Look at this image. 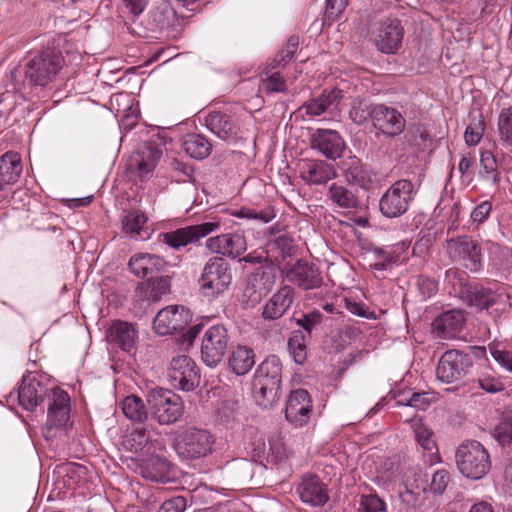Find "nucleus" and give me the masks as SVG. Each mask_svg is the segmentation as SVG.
<instances>
[{
    "label": "nucleus",
    "instance_id": "obj_1",
    "mask_svg": "<svg viewBox=\"0 0 512 512\" xmlns=\"http://www.w3.org/2000/svg\"><path fill=\"white\" fill-rule=\"evenodd\" d=\"M63 65L64 57L53 47L30 52L23 68V86L43 90L56 79Z\"/></svg>",
    "mask_w": 512,
    "mask_h": 512
},
{
    "label": "nucleus",
    "instance_id": "obj_2",
    "mask_svg": "<svg viewBox=\"0 0 512 512\" xmlns=\"http://www.w3.org/2000/svg\"><path fill=\"white\" fill-rule=\"evenodd\" d=\"M282 363L278 356L266 357L256 368L253 379L256 403L267 409L281 397Z\"/></svg>",
    "mask_w": 512,
    "mask_h": 512
},
{
    "label": "nucleus",
    "instance_id": "obj_3",
    "mask_svg": "<svg viewBox=\"0 0 512 512\" xmlns=\"http://www.w3.org/2000/svg\"><path fill=\"white\" fill-rule=\"evenodd\" d=\"M456 464L463 476L472 480L483 478L491 468L490 455L476 440L460 444L455 453Z\"/></svg>",
    "mask_w": 512,
    "mask_h": 512
},
{
    "label": "nucleus",
    "instance_id": "obj_4",
    "mask_svg": "<svg viewBox=\"0 0 512 512\" xmlns=\"http://www.w3.org/2000/svg\"><path fill=\"white\" fill-rule=\"evenodd\" d=\"M149 411L160 425L176 423L183 415L184 405L181 397L171 390L156 388L147 395Z\"/></svg>",
    "mask_w": 512,
    "mask_h": 512
},
{
    "label": "nucleus",
    "instance_id": "obj_5",
    "mask_svg": "<svg viewBox=\"0 0 512 512\" xmlns=\"http://www.w3.org/2000/svg\"><path fill=\"white\" fill-rule=\"evenodd\" d=\"M214 443L215 439L209 431L188 427L175 439L174 449L181 459L195 460L209 455Z\"/></svg>",
    "mask_w": 512,
    "mask_h": 512
},
{
    "label": "nucleus",
    "instance_id": "obj_6",
    "mask_svg": "<svg viewBox=\"0 0 512 512\" xmlns=\"http://www.w3.org/2000/svg\"><path fill=\"white\" fill-rule=\"evenodd\" d=\"M162 153L160 145L154 142H146L130 158L127 176L130 181L137 185V189H145L142 184L138 185V182L143 183L152 177L157 162L162 157Z\"/></svg>",
    "mask_w": 512,
    "mask_h": 512
},
{
    "label": "nucleus",
    "instance_id": "obj_7",
    "mask_svg": "<svg viewBox=\"0 0 512 512\" xmlns=\"http://www.w3.org/2000/svg\"><path fill=\"white\" fill-rule=\"evenodd\" d=\"M231 280L228 262L222 257H212L202 270L199 285L204 296L215 298L228 289Z\"/></svg>",
    "mask_w": 512,
    "mask_h": 512
},
{
    "label": "nucleus",
    "instance_id": "obj_8",
    "mask_svg": "<svg viewBox=\"0 0 512 512\" xmlns=\"http://www.w3.org/2000/svg\"><path fill=\"white\" fill-rule=\"evenodd\" d=\"M473 365L470 354L451 349L442 354L436 367V377L439 381L452 384L462 381Z\"/></svg>",
    "mask_w": 512,
    "mask_h": 512
},
{
    "label": "nucleus",
    "instance_id": "obj_9",
    "mask_svg": "<svg viewBox=\"0 0 512 512\" xmlns=\"http://www.w3.org/2000/svg\"><path fill=\"white\" fill-rule=\"evenodd\" d=\"M229 343L227 329L223 325L209 327L202 338L201 358L208 367H216L226 353Z\"/></svg>",
    "mask_w": 512,
    "mask_h": 512
},
{
    "label": "nucleus",
    "instance_id": "obj_10",
    "mask_svg": "<svg viewBox=\"0 0 512 512\" xmlns=\"http://www.w3.org/2000/svg\"><path fill=\"white\" fill-rule=\"evenodd\" d=\"M168 375L174 388L186 392L195 389L200 382V370L195 361L187 355L172 358Z\"/></svg>",
    "mask_w": 512,
    "mask_h": 512
},
{
    "label": "nucleus",
    "instance_id": "obj_11",
    "mask_svg": "<svg viewBox=\"0 0 512 512\" xmlns=\"http://www.w3.org/2000/svg\"><path fill=\"white\" fill-rule=\"evenodd\" d=\"M459 298L469 307L483 311L498 304H505V297L480 283H464L458 292Z\"/></svg>",
    "mask_w": 512,
    "mask_h": 512
},
{
    "label": "nucleus",
    "instance_id": "obj_12",
    "mask_svg": "<svg viewBox=\"0 0 512 512\" xmlns=\"http://www.w3.org/2000/svg\"><path fill=\"white\" fill-rule=\"evenodd\" d=\"M405 29L396 17H387L379 22L374 43L384 54H396L402 47Z\"/></svg>",
    "mask_w": 512,
    "mask_h": 512
},
{
    "label": "nucleus",
    "instance_id": "obj_13",
    "mask_svg": "<svg viewBox=\"0 0 512 512\" xmlns=\"http://www.w3.org/2000/svg\"><path fill=\"white\" fill-rule=\"evenodd\" d=\"M70 397L67 392L56 388L48 397L46 437H53V429L64 428L70 421Z\"/></svg>",
    "mask_w": 512,
    "mask_h": 512
},
{
    "label": "nucleus",
    "instance_id": "obj_14",
    "mask_svg": "<svg viewBox=\"0 0 512 512\" xmlns=\"http://www.w3.org/2000/svg\"><path fill=\"white\" fill-rule=\"evenodd\" d=\"M277 269L271 264L261 265L249 276L244 296L252 304L260 302L274 287Z\"/></svg>",
    "mask_w": 512,
    "mask_h": 512
},
{
    "label": "nucleus",
    "instance_id": "obj_15",
    "mask_svg": "<svg viewBox=\"0 0 512 512\" xmlns=\"http://www.w3.org/2000/svg\"><path fill=\"white\" fill-rule=\"evenodd\" d=\"M220 221L204 222L179 228L172 232L163 234V242L174 249L186 246L198 241L200 238L220 229Z\"/></svg>",
    "mask_w": 512,
    "mask_h": 512
},
{
    "label": "nucleus",
    "instance_id": "obj_16",
    "mask_svg": "<svg viewBox=\"0 0 512 512\" xmlns=\"http://www.w3.org/2000/svg\"><path fill=\"white\" fill-rule=\"evenodd\" d=\"M190 322V313L183 306H167L154 318L153 328L158 335L173 334L186 328Z\"/></svg>",
    "mask_w": 512,
    "mask_h": 512
},
{
    "label": "nucleus",
    "instance_id": "obj_17",
    "mask_svg": "<svg viewBox=\"0 0 512 512\" xmlns=\"http://www.w3.org/2000/svg\"><path fill=\"white\" fill-rule=\"evenodd\" d=\"M453 255L470 272H478L482 269V251L479 243L469 236L451 238L448 241Z\"/></svg>",
    "mask_w": 512,
    "mask_h": 512
},
{
    "label": "nucleus",
    "instance_id": "obj_18",
    "mask_svg": "<svg viewBox=\"0 0 512 512\" xmlns=\"http://www.w3.org/2000/svg\"><path fill=\"white\" fill-rule=\"evenodd\" d=\"M312 414V399L305 389L292 391L285 407L286 420L295 428L306 425Z\"/></svg>",
    "mask_w": 512,
    "mask_h": 512
},
{
    "label": "nucleus",
    "instance_id": "obj_19",
    "mask_svg": "<svg viewBox=\"0 0 512 512\" xmlns=\"http://www.w3.org/2000/svg\"><path fill=\"white\" fill-rule=\"evenodd\" d=\"M310 147L327 159L340 158L346 148L341 135L331 129H317L310 135Z\"/></svg>",
    "mask_w": 512,
    "mask_h": 512
},
{
    "label": "nucleus",
    "instance_id": "obj_20",
    "mask_svg": "<svg viewBox=\"0 0 512 512\" xmlns=\"http://www.w3.org/2000/svg\"><path fill=\"white\" fill-rule=\"evenodd\" d=\"M466 322V314L461 309H451L436 317L431 326L435 338L450 340L459 337Z\"/></svg>",
    "mask_w": 512,
    "mask_h": 512
},
{
    "label": "nucleus",
    "instance_id": "obj_21",
    "mask_svg": "<svg viewBox=\"0 0 512 512\" xmlns=\"http://www.w3.org/2000/svg\"><path fill=\"white\" fill-rule=\"evenodd\" d=\"M372 125L384 135L395 137L404 131L406 120L397 109L377 104Z\"/></svg>",
    "mask_w": 512,
    "mask_h": 512
},
{
    "label": "nucleus",
    "instance_id": "obj_22",
    "mask_svg": "<svg viewBox=\"0 0 512 512\" xmlns=\"http://www.w3.org/2000/svg\"><path fill=\"white\" fill-rule=\"evenodd\" d=\"M49 391L40 381L30 375L24 376L19 386L16 398L19 404L27 411H34L45 397H49Z\"/></svg>",
    "mask_w": 512,
    "mask_h": 512
},
{
    "label": "nucleus",
    "instance_id": "obj_23",
    "mask_svg": "<svg viewBox=\"0 0 512 512\" xmlns=\"http://www.w3.org/2000/svg\"><path fill=\"white\" fill-rule=\"evenodd\" d=\"M296 491L303 503L314 507L324 506L329 500L326 485L316 475H304Z\"/></svg>",
    "mask_w": 512,
    "mask_h": 512
},
{
    "label": "nucleus",
    "instance_id": "obj_24",
    "mask_svg": "<svg viewBox=\"0 0 512 512\" xmlns=\"http://www.w3.org/2000/svg\"><path fill=\"white\" fill-rule=\"evenodd\" d=\"M206 127L218 138L235 142L238 139L239 126L233 117L225 112L211 111L205 118Z\"/></svg>",
    "mask_w": 512,
    "mask_h": 512
},
{
    "label": "nucleus",
    "instance_id": "obj_25",
    "mask_svg": "<svg viewBox=\"0 0 512 512\" xmlns=\"http://www.w3.org/2000/svg\"><path fill=\"white\" fill-rule=\"evenodd\" d=\"M290 282L304 290L319 288L323 279L319 268L308 262L298 261L287 273Z\"/></svg>",
    "mask_w": 512,
    "mask_h": 512
},
{
    "label": "nucleus",
    "instance_id": "obj_26",
    "mask_svg": "<svg viewBox=\"0 0 512 512\" xmlns=\"http://www.w3.org/2000/svg\"><path fill=\"white\" fill-rule=\"evenodd\" d=\"M206 246L213 253L235 258L246 250V240L237 233L222 234L207 239Z\"/></svg>",
    "mask_w": 512,
    "mask_h": 512
},
{
    "label": "nucleus",
    "instance_id": "obj_27",
    "mask_svg": "<svg viewBox=\"0 0 512 512\" xmlns=\"http://www.w3.org/2000/svg\"><path fill=\"white\" fill-rule=\"evenodd\" d=\"M106 339L110 345L123 351H131L136 343L137 330L131 323L122 320L113 321L106 331Z\"/></svg>",
    "mask_w": 512,
    "mask_h": 512
},
{
    "label": "nucleus",
    "instance_id": "obj_28",
    "mask_svg": "<svg viewBox=\"0 0 512 512\" xmlns=\"http://www.w3.org/2000/svg\"><path fill=\"white\" fill-rule=\"evenodd\" d=\"M343 97V91L339 88L324 89L317 97L307 100L302 108L310 116H320L329 110L337 109Z\"/></svg>",
    "mask_w": 512,
    "mask_h": 512
},
{
    "label": "nucleus",
    "instance_id": "obj_29",
    "mask_svg": "<svg viewBox=\"0 0 512 512\" xmlns=\"http://www.w3.org/2000/svg\"><path fill=\"white\" fill-rule=\"evenodd\" d=\"M293 301V288L290 286L281 287L263 306V319L270 321L280 319L290 309Z\"/></svg>",
    "mask_w": 512,
    "mask_h": 512
},
{
    "label": "nucleus",
    "instance_id": "obj_30",
    "mask_svg": "<svg viewBox=\"0 0 512 512\" xmlns=\"http://www.w3.org/2000/svg\"><path fill=\"white\" fill-rule=\"evenodd\" d=\"M128 266L135 276L153 279L165 270L166 262L156 255L138 254L129 260Z\"/></svg>",
    "mask_w": 512,
    "mask_h": 512
},
{
    "label": "nucleus",
    "instance_id": "obj_31",
    "mask_svg": "<svg viewBox=\"0 0 512 512\" xmlns=\"http://www.w3.org/2000/svg\"><path fill=\"white\" fill-rule=\"evenodd\" d=\"M480 165L482 170L480 175L486 184L495 185V190L505 191L509 182L505 174L497 171V162L491 151H482L480 155Z\"/></svg>",
    "mask_w": 512,
    "mask_h": 512
},
{
    "label": "nucleus",
    "instance_id": "obj_32",
    "mask_svg": "<svg viewBox=\"0 0 512 512\" xmlns=\"http://www.w3.org/2000/svg\"><path fill=\"white\" fill-rule=\"evenodd\" d=\"M22 172L21 158L18 153L9 151L0 157V190L5 185L15 183Z\"/></svg>",
    "mask_w": 512,
    "mask_h": 512
},
{
    "label": "nucleus",
    "instance_id": "obj_33",
    "mask_svg": "<svg viewBox=\"0 0 512 512\" xmlns=\"http://www.w3.org/2000/svg\"><path fill=\"white\" fill-rule=\"evenodd\" d=\"M228 365L236 375H246L255 365L254 350L244 345L236 346L228 358Z\"/></svg>",
    "mask_w": 512,
    "mask_h": 512
},
{
    "label": "nucleus",
    "instance_id": "obj_34",
    "mask_svg": "<svg viewBox=\"0 0 512 512\" xmlns=\"http://www.w3.org/2000/svg\"><path fill=\"white\" fill-rule=\"evenodd\" d=\"M182 148L187 155L196 160L207 158L212 152L211 141L202 134H187L182 142Z\"/></svg>",
    "mask_w": 512,
    "mask_h": 512
},
{
    "label": "nucleus",
    "instance_id": "obj_35",
    "mask_svg": "<svg viewBox=\"0 0 512 512\" xmlns=\"http://www.w3.org/2000/svg\"><path fill=\"white\" fill-rule=\"evenodd\" d=\"M151 27L150 30L155 32L165 28H174L180 25V19L177 12L173 7L167 3H162L157 6L151 13Z\"/></svg>",
    "mask_w": 512,
    "mask_h": 512
},
{
    "label": "nucleus",
    "instance_id": "obj_36",
    "mask_svg": "<svg viewBox=\"0 0 512 512\" xmlns=\"http://www.w3.org/2000/svg\"><path fill=\"white\" fill-rule=\"evenodd\" d=\"M335 176L336 171L334 166L324 161L309 163L306 169L302 171V178L311 184H324Z\"/></svg>",
    "mask_w": 512,
    "mask_h": 512
},
{
    "label": "nucleus",
    "instance_id": "obj_37",
    "mask_svg": "<svg viewBox=\"0 0 512 512\" xmlns=\"http://www.w3.org/2000/svg\"><path fill=\"white\" fill-rule=\"evenodd\" d=\"M123 414L134 423H144L149 412L143 399L137 395H129L120 403Z\"/></svg>",
    "mask_w": 512,
    "mask_h": 512
},
{
    "label": "nucleus",
    "instance_id": "obj_38",
    "mask_svg": "<svg viewBox=\"0 0 512 512\" xmlns=\"http://www.w3.org/2000/svg\"><path fill=\"white\" fill-rule=\"evenodd\" d=\"M411 197H402L401 194H383L379 207L382 214L388 218L399 217L408 209Z\"/></svg>",
    "mask_w": 512,
    "mask_h": 512
},
{
    "label": "nucleus",
    "instance_id": "obj_39",
    "mask_svg": "<svg viewBox=\"0 0 512 512\" xmlns=\"http://www.w3.org/2000/svg\"><path fill=\"white\" fill-rule=\"evenodd\" d=\"M376 112V105L372 104L369 99L356 97L351 102L349 110V118L357 125H363L368 120L373 122Z\"/></svg>",
    "mask_w": 512,
    "mask_h": 512
},
{
    "label": "nucleus",
    "instance_id": "obj_40",
    "mask_svg": "<svg viewBox=\"0 0 512 512\" xmlns=\"http://www.w3.org/2000/svg\"><path fill=\"white\" fill-rule=\"evenodd\" d=\"M170 463L161 457L151 458L142 470V475L155 482H166L169 477Z\"/></svg>",
    "mask_w": 512,
    "mask_h": 512
},
{
    "label": "nucleus",
    "instance_id": "obj_41",
    "mask_svg": "<svg viewBox=\"0 0 512 512\" xmlns=\"http://www.w3.org/2000/svg\"><path fill=\"white\" fill-rule=\"evenodd\" d=\"M299 46V36L291 35L283 49H281L271 63L267 66V69L273 71L278 68H284L295 56Z\"/></svg>",
    "mask_w": 512,
    "mask_h": 512
},
{
    "label": "nucleus",
    "instance_id": "obj_42",
    "mask_svg": "<svg viewBox=\"0 0 512 512\" xmlns=\"http://www.w3.org/2000/svg\"><path fill=\"white\" fill-rule=\"evenodd\" d=\"M147 216L139 210L129 211L122 219V229L125 234L138 237L145 229Z\"/></svg>",
    "mask_w": 512,
    "mask_h": 512
},
{
    "label": "nucleus",
    "instance_id": "obj_43",
    "mask_svg": "<svg viewBox=\"0 0 512 512\" xmlns=\"http://www.w3.org/2000/svg\"><path fill=\"white\" fill-rule=\"evenodd\" d=\"M411 428L414 432L415 440L420 447L429 452L436 449L433 431L420 419L412 420Z\"/></svg>",
    "mask_w": 512,
    "mask_h": 512
},
{
    "label": "nucleus",
    "instance_id": "obj_44",
    "mask_svg": "<svg viewBox=\"0 0 512 512\" xmlns=\"http://www.w3.org/2000/svg\"><path fill=\"white\" fill-rule=\"evenodd\" d=\"M124 446L131 452H140L150 443V434L146 429H135L124 439Z\"/></svg>",
    "mask_w": 512,
    "mask_h": 512
},
{
    "label": "nucleus",
    "instance_id": "obj_45",
    "mask_svg": "<svg viewBox=\"0 0 512 512\" xmlns=\"http://www.w3.org/2000/svg\"><path fill=\"white\" fill-rule=\"evenodd\" d=\"M167 164L170 170L175 173L174 177L177 182L194 181V168L192 165L175 157L168 158Z\"/></svg>",
    "mask_w": 512,
    "mask_h": 512
},
{
    "label": "nucleus",
    "instance_id": "obj_46",
    "mask_svg": "<svg viewBox=\"0 0 512 512\" xmlns=\"http://www.w3.org/2000/svg\"><path fill=\"white\" fill-rule=\"evenodd\" d=\"M167 164L170 170L175 173L174 177L177 182L194 181V168L192 165L175 157L168 158Z\"/></svg>",
    "mask_w": 512,
    "mask_h": 512
},
{
    "label": "nucleus",
    "instance_id": "obj_47",
    "mask_svg": "<svg viewBox=\"0 0 512 512\" xmlns=\"http://www.w3.org/2000/svg\"><path fill=\"white\" fill-rule=\"evenodd\" d=\"M491 356L497 364L512 374V351L507 350L500 343L493 341L488 344Z\"/></svg>",
    "mask_w": 512,
    "mask_h": 512
},
{
    "label": "nucleus",
    "instance_id": "obj_48",
    "mask_svg": "<svg viewBox=\"0 0 512 512\" xmlns=\"http://www.w3.org/2000/svg\"><path fill=\"white\" fill-rule=\"evenodd\" d=\"M266 70L267 77L261 80L260 90L268 95L286 91V83L280 72H271L267 68Z\"/></svg>",
    "mask_w": 512,
    "mask_h": 512
},
{
    "label": "nucleus",
    "instance_id": "obj_49",
    "mask_svg": "<svg viewBox=\"0 0 512 512\" xmlns=\"http://www.w3.org/2000/svg\"><path fill=\"white\" fill-rule=\"evenodd\" d=\"M235 215L240 218L253 219L262 223H269L276 217L273 207L268 206L264 209L241 208Z\"/></svg>",
    "mask_w": 512,
    "mask_h": 512
},
{
    "label": "nucleus",
    "instance_id": "obj_50",
    "mask_svg": "<svg viewBox=\"0 0 512 512\" xmlns=\"http://www.w3.org/2000/svg\"><path fill=\"white\" fill-rule=\"evenodd\" d=\"M493 437L503 447L512 444V412L494 428Z\"/></svg>",
    "mask_w": 512,
    "mask_h": 512
},
{
    "label": "nucleus",
    "instance_id": "obj_51",
    "mask_svg": "<svg viewBox=\"0 0 512 512\" xmlns=\"http://www.w3.org/2000/svg\"><path fill=\"white\" fill-rule=\"evenodd\" d=\"M436 239V232L433 228H423L419 232V239L413 246V255L418 257H424L429 247Z\"/></svg>",
    "mask_w": 512,
    "mask_h": 512
},
{
    "label": "nucleus",
    "instance_id": "obj_52",
    "mask_svg": "<svg viewBox=\"0 0 512 512\" xmlns=\"http://www.w3.org/2000/svg\"><path fill=\"white\" fill-rule=\"evenodd\" d=\"M498 130L500 139L508 145H512V107L501 111L498 118Z\"/></svg>",
    "mask_w": 512,
    "mask_h": 512
},
{
    "label": "nucleus",
    "instance_id": "obj_53",
    "mask_svg": "<svg viewBox=\"0 0 512 512\" xmlns=\"http://www.w3.org/2000/svg\"><path fill=\"white\" fill-rule=\"evenodd\" d=\"M484 132V119L482 115H479L477 119H474L466 128L464 133L465 142L468 146L477 145Z\"/></svg>",
    "mask_w": 512,
    "mask_h": 512
},
{
    "label": "nucleus",
    "instance_id": "obj_54",
    "mask_svg": "<svg viewBox=\"0 0 512 512\" xmlns=\"http://www.w3.org/2000/svg\"><path fill=\"white\" fill-rule=\"evenodd\" d=\"M359 512H386V503L377 494L362 495L359 501Z\"/></svg>",
    "mask_w": 512,
    "mask_h": 512
},
{
    "label": "nucleus",
    "instance_id": "obj_55",
    "mask_svg": "<svg viewBox=\"0 0 512 512\" xmlns=\"http://www.w3.org/2000/svg\"><path fill=\"white\" fill-rule=\"evenodd\" d=\"M150 280V292L149 298L152 300H158L163 295L170 291V279L164 276H155Z\"/></svg>",
    "mask_w": 512,
    "mask_h": 512
},
{
    "label": "nucleus",
    "instance_id": "obj_56",
    "mask_svg": "<svg viewBox=\"0 0 512 512\" xmlns=\"http://www.w3.org/2000/svg\"><path fill=\"white\" fill-rule=\"evenodd\" d=\"M399 498L405 506V512H419L418 508L423 502V495L415 493L412 490L405 488L404 491L399 492Z\"/></svg>",
    "mask_w": 512,
    "mask_h": 512
},
{
    "label": "nucleus",
    "instance_id": "obj_57",
    "mask_svg": "<svg viewBox=\"0 0 512 512\" xmlns=\"http://www.w3.org/2000/svg\"><path fill=\"white\" fill-rule=\"evenodd\" d=\"M322 321L323 315L319 310H312L296 319L297 325L302 327L308 333H311L313 329L322 323Z\"/></svg>",
    "mask_w": 512,
    "mask_h": 512
},
{
    "label": "nucleus",
    "instance_id": "obj_58",
    "mask_svg": "<svg viewBox=\"0 0 512 512\" xmlns=\"http://www.w3.org/2000/svg\"><path fill=\"white\" fill-rule=\"evenodd\" d=\"M477 383L479 388L490 394H495L505 389L502 381L499 378L491 375L483 374L479 376Z\"/></svg>",
    "mask_w": 512,
    "mask_h": 512
},
{
    "label": "nucleus",
    "instance_id": "obj_59",
    "mask_svg": "<svg viewBox=\"0 0 512 512\" xmlns=\"http://www.w3.org/2000/svg\"><path fill=\"white\" fill-rule=\"evenodd\" d=\"M431 397L427 392H413L408 399H401L398 401L399 405L413 407L417 409H425L429 406Z\"/></svg>",
    "mask_w": 512,
    "mask_h": 512
},
{
    "label": "nucleus",
    "instance_id": "obj_60",
    "mask_svg": "<svg viewBox=\"0 0 512 512\" xmlns=\"http://www.w3.org/2000/svg\"><path fill=\"white\" fill-rule=\"evenodd\" d=\"M416 286L424 300L435 295L438 291V283L434 279L423 275L417 277Z\"/></svg>",
    "mask_w": 512,
    "mask_h": 512
},
{
    "label": "nucleus",
    "instance_id": "obj_61",
    "mask_svg": "<svg viewBox=\"0 0 512 512\" xmlns=\"http://www.w3.org/2000/svg\"><path fill=\"white\" fill-rule=\"evenodd\" d=\"M345 179L348 183L358 186L362 189H369L368 180L363 172V170L359 166H353L344 172Z\"/></svg>",
    "mask_w": 512,
    "mask_h": 512
},
{
    "label": "nucleus",
    "instance_id": "obj_62",
    "mask_svg": "<svg viewBox=\"0 0 512 512\" xmlns=\"http://www.w3.org/2000/svg\"><path fill=\"white\" fill-rule=\"evenodd\" d=\"M450 482V475L447 470H437L432 477L430 489L436 494H442L448 483Z\"/></svg>",
    "mask_w": 512,
    "mask_h": 512
},
{
    "label": "nucleus",
    "instance_id": "obj_63",
    "mask_svg": "<svg viewBox=\"0 0 512 512\" xmlns=\"http://www.w3.org/2000/svg\"><path fill=\"white\" fill-rule=\"evenodd\" d=\"M288 348L294 360L298 364H302L306 359V346L299 339V336L294 335L288 340Z\"/></svg>",
    "mask_w": 512,
    "mask_h": 512
},
{
    "label": "nucleus",
    "instance_id": "obj_64",
    "mask_svg": "<svg viewBox=\"0 0 512 512\" xmlns=\"http://www.w3.org/2000/svg\"><path fill=\"white\" fill-rule=\"evenodd\" d=\"M187 502L183 496H175L162 503L157 512H184Z\"/></svg>",
    "mask_w": 512,
    "mask_h": 512
}]
</instances>
